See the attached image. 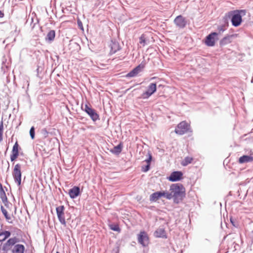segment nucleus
Wrapping results in <instances>:
<instances>
[{
	"label": "nucleus",
	"instance_id": "19",
	"mask_svg": "<svg viewBox=\"0 0 253 253\" xmlns=\"http://www.w3.org/2000/svg\"><path fill=\"white\" fill-rule=\"evenodd\" d=\"M232 35H227L224 37L220 41V45L221 46L225 45L227 44H228L231 42V39L232 38Z\"/></svg>",
	"mask_w": 253,
	"mask_h": 253
},
{
	"label": "nucleus",
	"instance_id": "25",
	"mask_svg": "<svg viewBox=\"0 0 253 253\" xmlns=\"http://www.w3.org/2000/svg\"><path fill=\"white\" fill-rule=\"evenodd\" d=\"M0 197L1 199V201H2V202L3 203H4L5 202H6L7 201V197L6 196V195H5V193L4 192V191H3L2 188V186L0 184Z\"/></svg>",
	"mask_w": 253,
	"mask_h": 253
},
{
	"label": "nucleus",
	"instance_id": "42",
	"mask_svg": "<svg viewBox=\"0 0 253 253\" xmlns=\"http://www.w3.org/2000/svg\"><path fill=\"white\" fill-rule=\"evenodd\" d=\"M56 253H59V252H57Z\"/></svg>",
	"mask_w": 253,
	"mask_h": 253
},
{
	"label": "nucleus",
	"instance_id": "20",
	"mask_svg": "<svg viewBox=\"0 0 253 253\" xmlns=\"http://www.w3.org/2000/svg\"><path fill=\"white\" fill-rule=\"evenodd\" d=\"M25 247L23 245L17 244L16 245L13 249L14 253H24Z\"/></svg>",
	"mask_w": 253,
	"mask_h": 253
},
{
	"label": "nucleus",
	"instance_id": "16",
	"mask_svg": "<svg viewBox=\"0 0 253 253\" xmlns=\"http://www.w3.org/2000/svg\"><path fill=\"white\" fill-rule=\"evenodd\" d=\"M55 32L53 30H50L47 33V35L45 38V41L48 43H51L55 39Z\"/></svg>",
	"mask_w": 253,
	"mask_h": 253
},
{
	"label": "nucleus",
	"instance_id": "1",
	"mask_svg": "<svg viewBox=\"0 0 253 253\" xmlns=\"http://www.w3.org/2000/svg\"><path fill=\"white\" fill-rule=\"evenodd\" d=\"M169 191L171 199H173L175 203H179L185 196V189L180 183L172 184L170 186Z\"/></svg>",
	"mask_w": 253,
	"mask_h": 253
},
{
	"label": "nucleus",
	"instance_id": "17",
	"mask_svg": "<svg viewBox=\"0 0 253 253\" xmlns=\"http://www.w3.org/2000/svg\"><path fill=\"white\" fill-rule=\"evenodd\" d=\"M123 144L122 143H119L118 145L115 146L113 149L110 150V152L114 154H120L123 149Z\"/></svg>",
	"mask_w": 253,
	"mask_h": 253
},
{
	"label": "nucleus",
	"instance_id": "3",
	"mask_svg": "<svg viewBox=\"0 0 253 253\" xmlns=\"http://www.w3.org/2000/svg\"><path fill=\"white\" fill-rule=\"evenodd\" d=\"M12 175L14 180L18 185H20L21 182V165L19 164H16L14 168Z\"/></svg>",
	"mask_w": 253,
	"mask_h": 253
},
{
	"label": "nucleus",
	"instance_id": "26",
	"mask_svg": "<svg viewBox=\"0 0 253 253\" xmlns=\"http://www.w3.org/2000/svg\"><path fill=\"white\" fill-rule=\"evenodd\" d=\"M18 241V239L16 237H14L12 238H10L8 241L6 242L8 245H9L10 246L14 245L16 243H17Z\"/></svg>",
	"mask_w": 253,
	"mask_h": 253
},
{
	"label": "nucleus",
	"instance_id": "27",
	"mask_svg": "<svg viewBox=\"0 0 253 253\" xmlns=\"http://www.w3.org/2000/svg\"><path fill=\"white\" fill-rule=\"evenodd\" d=\"M109 228L112 230H113L115 231L120 232V231H121V229L120 228V227L118 224H110Z\"/></svg>",
	"mask_w": 253,
	"mask_h": 253
},
{
	"label": "nucleus",
	"instance_id": "9",
	"mask_svg": "<svg viewBox=\"0 0 253 253\" xmlns=\"http://www.w3.org/2000/svg\"><path fill=\"white\" fill-rule=\"evenodd\" d=\"M145 67V64L141 63L131 71H130L127 75L126 77L128 78H132L136 77Z\"/></svg>",
	"mask_w": 253,
	"mask_h": 253
},
{
	"label": "nucleus",
	"instance_id": "4",
	"mask_svg": "<svg viewBox=\"0 0 253 253\" xmlns=\"http://www.w3.org/2000/svg\"><path fill=\"white\" fill-rule=\"evenodd\" d=\"M156 84L150 83L147 87V90L142 94L141 97L143 99H148L156 91Z\"/></svg>",
	"mask_w": 253,
	"mask_h": 253
},
{
	"label": "nucleus",
	"instance_id": "37",
	"mask_svg": "<svg viewBox=\"0 0 253 253\" xmlns=\"http://www.w3.org/2000/svg\"><path fill=\"white\" fill-rule=\"evenodd\" d=\"M41 133L44 137H47L48 136V132L46 128L42 129L41 130Z\"/></svg>",
	"mask_w": 253,
	"mask_h": 253
},
{
	"label": "nucleus",
	"instance_id": "11",
	"mask_svg": "<svg viewBox=\"0 0 253 253\" xmlns=\"http://www.w3.org/2000/svg\"><path fill=\"white\" fill-rule=\"evenodd\" d=\"M183 173L181 171H175L170 174L168 179L171 182L180 180L182 178Z\"/></svg>",
	"mask_w": 253,
	"mask_h": 253
},
{
	"label": "nucleus",
	"instance_id": "35",
	"mask_svg": "<svg viewBox=\"0 0 253 253\" xmlns=\"http://www.w3.org/2000/svg\"><path fill=\"white\" fill-rule=\"evenodd\" d=\"M150 169V165L147 164V165L145 166L142 167V170L143 172H145L148 171Z\"/></svg>",
	"mask_w": 253,
	"mask_h": 253
},
{
	"label": "nucleus",
	"instance_id": "32",
	"mask_svg": "<svg viewBox=\"0 0 253 253\" xmlns=\"http://www.w3.org/2000/svg\"><path fill=\"white\" fill-rule=\"evenodd\" d=\"M1 234H2V235H4V237L3 239L1 240H4L5 239L8 238L10 236V232L8 231H5L3 232H2Z\"/></svg>",
	"mask_w": 253,
	"mask_h": 253
},
{
	"label": "nucleus",
	"instance_id": "38",
	"mask_svg": "<svg viewBox=\"0 0 253 253\" xmlns=\"http://www.w3.org/2000/svg\"><path fill=\"white\" fill-rule=\"evenodd\" d=\"M78 24L80 28L83 30V26L82 22L80 20L78 21Z\"/></svg>",
	"mask_w": 253,
	"mask_h": 253
},
{
	"label": "nucleus",
	"instance_id": "14",
	"mask_svg": "<svg viewBox=\"0 0 253 253\" xmlns=\"http://www.w3.org/2000/svg\"><path fill=\"white\" fill-rule=\"evenodd\" d=\"M18 147V144L16 142L13 146L12 154L10 155V160L12 162L14 161L19 155Z\"/></svg>",
	"mask_w": 253,
	"mask_h": 253
},
{
	"label": "nucleus",
	"instance_id": "24",
	"mask_svg": "<svg viewBox=\"0 0 253 253\" xmlns=\"http://www.w3.org/2000/svg\"><path fill=\"white\" fill-rule=\"evenodd\" d=\"M193 160V158L191 157H186L183 159L181 164L183 166H186L189 164H191Z\"/></svg>",
	"mask_w": 253,
	"mask_h": 253
},
{
	"label": "nucleus",
	"instance_id": "33",
	"mask_svg": "<svg viewBox=\"0 0 253 253\" xmlns=\"http://www.w3.org/2000/svg\"><path fill=\"white\" fill-rule=\"evenodd\" d=\"M35 127L34 126H32L30 130V135L32 139L35 138Z\"/></svg>",
	"mask_w": 253,
	"mask_h": 253
},
{
	"label": "nucleus",
	"instance_id": "6",
	"mask_svg": "<svg viewBox=\"0 0 253 253\" xmlns=\"http://www.w3.org/2000/svg\"><path fill=\"white\" fill-rule=\"evenodd\" d=\"M84 110L89 115L93 122L99 120V115L97 113L96 111L92 108L89 107L87 104L84 105Z\"/></svg>",
	"mask_w": 253,
	"mask_h": 253
},
{
	"label": "nucleus",
	"instance_id": "39",
	"mask_svg": "<svg viewBox=\"0 0 253 253\" xmlns=\"http://www.w3.org/2000/svg\"><path fill=\"white\" fill-rule=\"evenodd\" d=\"M4 16V14L2 13L1 11L0 10V18L3 17Z\"/></svg>",
	"mask_w": 253,
	"mask_h": 253
},
{
	"label": "nucleus",
	"instance_id": "13",
	"mask_svg": "<svg viewBox=\"0 0 253 253\" xmlns=\"http://www.w3.org/2000/svg\"><path fill=\"white\" fill-rule=\"evenodd\" d=\"M80 189L78 186H74L69 191V195L71 199L77 198L80 194Z\"/></svg>",
	"mask_w": 253,
	"mask_h": 253
},
{
	"label": "nucleus",
	"instance_id": "29",
	"mask_svg": "<svg viewBox=\"0 0 253 253\" xmlns=\"http://www.w3.org/2000/svg\"><path fill=\"white\" fill-rule=\"evenodd\" d=\"M139 43L143 46L147 44L145 37L144 34L142 35L139 38Z\"/></svg>",
	"mask_w": 253,
	"mask_h": 253
},
{
	"label": "nucleus",
	"instance_id": "41",
	"mask_svg": "<svg viewBox=\"0 0 253 253\" xmlns=\"http://www.w3.org/2000/svg\"><path fill=\"white\" fill-rule=\"evenodd\" d=\"M1 236H2V234H0V237ZM0 241H2V240L0 239Z\"/></svg>",
	"mask_w": 253,
	"mask_h": 253
},
{
	"label": "nucleus",
	"instance_id": "28",
	"mask_svg": "<svg viewBox=\"0 0 253 253\" xmlns=\"http://www.w3.org/2000/svg\"><path fill=\"white\" fill-rule=\"evenodd\" d=\"M0 209L2 213L4 215V217H5L6 219L9 220L11 218V217L8 215L7 211L4 208V207L2 206H1Z\"/></svg>",
	"mask_w": 253,
	"mask_h": 253
},
{
	"label": "nucleus",
	"instance_id": "2",
	"mask_svg": "<svg viewBox=\"0 0 253 253\" xmlns=\"http://www.w3.org/2000/svg\"><path fill=\"white\" fill-rule=\"evenodd\" d=\"M245 10H235L226 13L224 17L225 20L230 19L232 25L234 27L239 26L242 22V17L246 15Z\"/></svg>",
	"mask_w": 253,
	"mask_h": 253
},
{
	"label": "nucleus",
	"instance_id": "5",
	"mask_svg": "<svg viewBox=\"0 0 253 253\" xmlns=\"http://www.w3.org/2000/svg\"><path fill=\"white\" fill-rule=\"evenodd\" d=\"M189 127V125L186 122H181L175 128V132L178 134L183 135L188 131Z\"/></svg>",
	"mask_w": 253,
	"mask_h": 253
},
{
	"label": "nucleus",
	"instance_id": "22",
	"mask_svg": "<svg viewBox=\"0 0 253 253\" xmlns=\"http://www.w3.org/2000/svg\"><path fill=\"white\" fill-rule=\"evenodd\" d=\"M161 198L160 192L159 191L152 193L150 196V201L151 202H156Z\"/></svg>",
	"mask_w": 253,
	"mask_h": 253
},
{
	"label": "nucleus",
	"instance_id": "30",
	"mask_svg": "<svg viewBox=\"0 0 253 253\" xmlns=\"http://www.w3.org/2000/svg\"><path fill=\"white\" fill-rule=\"evenodd\" d=\"M3 130V125L2 121H1L0 124V142L2 140Z\"/></svg>",
	"mask_w": 253,
	"mask_h": 253
},
{
	"label": "nucleus",
	"instance_id": "34",
	"mask_svg": "<svg viewBox=\"0 0 253 253\" xmlns=\"http://www.w3.org/2000/svg\"><path fill=\"white\" fill-rule=\"evenodd\" d=\"M148 158L145 160V161L147 163V164H151V162L152 160V156L150 152L148 153Z\"/></svg>",
	"mask_w": 253,
	"mask_h": 253
},
{
	"label": "nucleus",
	"instance_id": "7",
	"mask_svg": "<svg viewBox=\"0 0 253 253\" xmlns=\"http://www.w3.org/2000/svg\"><path fill=\"white\" fill-rule=\"evenodd\" d=\"M64 209L65 208L64 206H60L56 208V211L57 217L60 222L64 225H66V222L65 221L64 213Z\"/></svg>",
	"mask_w": 253,
	"mask_h": 253
},
{
	"label": "nucleus",
	"instance_id": "10",
	"mask_svg": "<svg viewBox=\"0 0 253 253\" xmlns=\"http://www.w3.org/2000/svg\"><path fill=\"white\" fill-rule=\"evenodd\" d=\"M218 36L216 32H212L206 37L205 43L209 46H213L215 44V37Z\"/></svg>",
	"mask_w": 253,
	"mask_h": 253
},
{
	"label": "nucleus",
	"instance_id": "31",
	"mask_svg": "<svg viewBox=\"0 0 253 253\" xmlns=\"http://www.w3.org/2000/svg\"><path fill=\"white\" fill-rule=\"evenodd\" d=\"M226 30L225 26L224 25H221L218 27L217 30L218 35L222 34Z\"/></svg>",
	"mask_w": 253,
	"mask_h": 253
},
{
	"label": "nucleus",
	"instance_id": "40",
	"mask_svg": "<svg viewBox=\"0 0 253 253\" xmlns=\"http://www.w3.org/2000/svg\"><path fill=\"white\" fill-rule=\"evenodd\" d=\"M230 220H231V222L232 224H233V219L232 218L230 219Z\"/></svg>",
	"mask_w": 253,
	"mask_h": 253
},
{
	"label": "nucleus",
	"instance_id": "36",
	"mask_svg": "<svg viewBox=\"0 0 253 253\" xmlns=\"http://www.w3.org/2000/svg\"><path fill=\"white\" fill-rule=\"evenodd\" d=\"M2 250L4 251L7 252L8 251L10 250V246L9 245H8L7 243H5L2 247Z\"/></svg>",
	"mask_w": 253,
	"mask_h": 253
},
{
	"label": "nucleus",
	"instance_id": "12",
	"mask_svg": "<svg viewBox=\"0 0 253 253\" xmlns=\"http://www.w3.org/2000/svg\"><path fill=\"white\" fill-rule=\"evenodd\" d=\"M138 241L143 247L146 246L148 244V237L144 231L140 232L138 235Z\"/></svg>",
	"mask_w": 253,
	"mask_h": 253
},
{
	"label": "nucleus",
	"instance_id": "18",
	"mask_svg": "<svg viewBox=\"0 0 253 253\" xmlns=\"http://www.w3.org/2000/svg\"><path fill=\"white\" fill-rule=\"evenodd\" d=\"M253 161V157L248 155H243L239 159V162L243 164L248 162H251Z\"/></svg>",
	"mask_w": 253,
	"mask_h": 253
},
{
	"label": "nucleus",
	"instance_id": "21",
	"mask_svg": "<svg viewBox=\"0 0 253 253\" xmlns=\"http://www.w3.org/2000/svg\"><path fill=\"white\" fill-rule=\"evenodd\" d=\"M155 236L158 238L166 237V232L163 228H158L154 233Z\"/></svg>",
	"mask_w": 253,
	"mask_h": 253
},
{
	"label": "nucleus",
	"instance_id": "15",
	"mask_svg": "<svg viewBox=\"0 0 253 253\" xmlns=\"http://www.w3.org/2000/svg\"><path fill=\"white\" fill-rule=\"evenodd\" d=\"M110 47L111 48L110 50V53L111 54H114L117 51H119L120 49V46L119 45V43L116 41H111V42L110 44Z\"/></svg>",
	"mask_w": 253,
	"mask_h": 253
},
{
	"label": "nucleus",
	"instance_id": "8",
	"mask_svg": "<svg viewBox=\"0 0 253 253\" xmlns=\"http://www.w3.org/2000/svg\"><path fill=\"white\" fill-rule=\"evenodd\" d=\"M174 23L179 29H183L186 26L187 21L185 18L180 15L175 17L174 20Z\"/></svg>",
	"mask_w": 253,
	"mask_h": 253
},
{
	"label": "nucleus",
	"instance_id": "23",
	"mask_svg": "<svg viewBox=\"0 0 253 253\" xmlns=\"http://www.w3.org/2000/svg\"><path fill=\"white\" fill-rule=\"evenodd\" d=\"M160 192V197H164L168 200L171 199V195L169 193V192L168 191H159Z\"/></svg>",
	"mask_w": 253,
	"mask_h": 253
}]
</instances>
